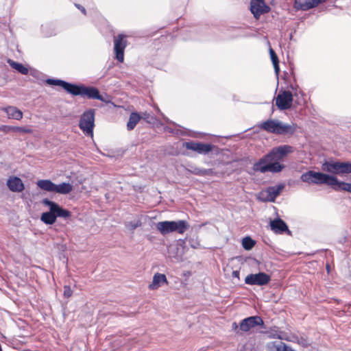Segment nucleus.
<instances>
[{"label":"nucleus","mask_w":351,"mask_h":351,"mask_svg":"<svg viewBox=\"0 0 351 351\" xmlns=\"http://www.w3.org/2000/svg\"><path fill=\"white\" fill-rule=\"evenodd\" d=\"M46 83L51 86H59L65 90L69 94L74 96H81L88 99H98L106 104L110 103L108 96L104 97L99 90L94 86H86L83 84H75L67 82L62 80L49 78L46 80Z\"/></svg>","instance_id":"obj_1"},{"label":"nucleus","mask_w":351,"mask_h":351,"mask_svg":"<svg viewBox=\"0 0 351 351\" xmlns=\"http://www.w3.org/2000/svg\"><path fill=\"white\" fill-rule=\"evenodd\" d=\"M300 180L309 184H326L335 191H347L351 193V183L340 181L333 175L310 170L302 173Z\"/></svg>","instance_id":"obj_2"},{"label":"nucleus","mask_w":351,"mask_h":351,"mask_svg":"<svg viewBox=\"0 0 351 351\" xmlns=\"http://www.w3.org/2000/svg\"><path fill=\"white\" fill-rule=\"evenodd\" d=\"M42 204L47 206L49 209V211L43 213L40 216V220L47 225L53 224L57 217L66 219L71 216L70 211L62 208L58 204L47 198L43 199Z\"/></svg>","instance_id":"obj_3"},{"label":"nucleus","mask_w":351,"mask_h":351,"mask_svg":"<svg viewBox=\"0 0 351 351\" xmlns=\"http://www.w3.org/2000/svg\"><path fill=\"white\" fill-rule=\"evenodd\" d=\"M259 128L269 133L277 135H292L297 129L294 123H285L278 119H268L262 122Z\"/></svg>","instance_id":"obj_4"},{"label":"nucleus","mask_w":351,"mask_h":351,"mask_svg":"<svg viewBox=\"0 0 351 351\" xmlns=\"http://www.w3.org/2000/svg\"><path fill=\"white\" fill-rule=\"evenodd\" d=\"M156 227L162 235H166L173 232L182 234L190 228V225L185 220L163 221L158 222Z\"/></svg>","instance_id":"obj_5"},{"label":"nucleus","mask_w":351,"mask_h":351,"mask_svg":"<svg viewBox=\"0 0 351 351\" xmlns=\"http://www.w3.org/2000/svg\"><path fill=\"white\" fill-rule=\"evenodd\" d=\"M322 169L332 174L344 176L351 173V162L326 161L322 164Z\"/></svg>","instance_id":"obj_6"},{"label":"nucleus","mask_w":351,"mask_h":351,"mask_svg":"<svg viewBox=\"0 0 351 351\" xmlns=\"http://www.w3.org/2000/svg\"><path fill=\"white\" fill-rule=\"evenodd\" d=\"M95 114V110L94 109H88L84 111L80 117L79 127L87 136H92L93 135Z\"/></svg>","instance_id":"obj_7"},{"label":"nucleus","mask_w":351,"mask_h":351,"mask_svg":"<svg viewBox=\"0 0 351 351\" xmlns=\"http://www.w3.org/2000/svg\"><path fill=\"white\" fill-rule=\"evenodd\" d=\"M293 152V147L287 145H280L273 148L268 154L261 158V162L267 160L269 162H279L282 160L288 154Z\"/></svg>","instance_id":"obj_8"},{"label":"nucleus","mask_w":351,"mask_h":351,"mask_svg":"<svg viewBox=\"0 0 351 351\" xmlns=\"http://www.w3.org/2000/svg\"><path fill=\"white\" fill-rule=\"evenodd\" d=\"M284 167L285 166L280 164L279 162H269L267 160H263V162H261V158H260L258 162L254 164L253 170L256 172L259 171L263 173L268 171L278 173L280 172Z\"/></svg>","instance_id":"obj_9"},{"label":"nucleus","mask_w":351,"mask_h":351,"mask_svg":"<svg viewBox=\"0 0 351 351\" xmlns=\"http://www.w3.org/2000/svg\"><path fill=\"white\" fill-rule=\"evenodd\" d=\"M270 280V276L265 272L251 274L245 278V283L249 285L264 286L267 285Z\"/></svg>","instance_id":"obj_10"},{"label":"nucleus","mask_w":351,"mask_h":351,"mask_svg":"<svg viewBox=\"0 0 351 351\" xmlns=\"http://www.w3.org/2000/svg\"><path fill=\"white\" fill-rule=\"evenodd\" d=\"M284 188L283 184L269 186L265 191L260 193L259 199L263 202H274Z\"/></svg>","instance_id":"obj_11"},{"label":"nucleus","mask_w":351,"mask_h":351,"mask_svg":"<svg viewBox=\"0 0 351 351\" xmlns=\"http://www.w3.org/2000/svg\"><path fill=\"white\" fill-rule=\"evenodd\" d=\"M293 103V94L289 90L280 92L276 97V105L281 110L289 109Z\"/></svg>","instance_id":"obj_12"},{"label":"nucleus","mask_w":351,"mask_h":351,"mask_svg":"<svg viewBox=\"0 0 351 351\" xmlns=\"http://www.w3.org/2000/svg\"><path fill=\"white\" fill-rule=\"evenodd\" d=\"M127 46V40L125 36L123 34H119L114 38V51L115 53V58L119 62H123L124 60V50Z\"/></svg>","instance_id":"obj_13"},{"label":"nucleus","mask_w":351,"mask_h":351,"mask_svg":"<svg viewBox=\"0 0 351 351\" xmlns=\"http://www.w3.org/2000/svg\"><path fill=\"white\" fill-rule=\"evenodd\" d=\"M264 324L263 319L257 315L251 316L243 319L239 324V330L241 332H248L256 326H262Z\"/></svg>","instance_id":"obj_14"},{"label":"nucleus","mask_w":351,"mask_h":351,"mask_svg":"<svg viewBox=\"0 0 351 351\" xmlns=\"http://www.w3.org/2000/svg\"><path fill=\"white\" fill-rule=\"evenodd\" d=\"M183 146L187 149L194 151L199 154L206 155L210 152L214 145L211 144H205L199 142H195L193 141L185 142L183 143Z\"/></svg>","instance_id":"obj_15"},{"label":"nucleus","mask_w":351,"mask_h":351,"mask_svg":"<svg viewBox=\"0 0 351 351\" xmlns=\"http://www.w3.org/2000/svg\"><path fill=\"white\" fill-rule=\"evenodd\" d=\"M270 8L264 0H251L250 11L256 19L265 13L269 12Z\"/></svg>","instance_id":"obj_16"},{"label":"nucleus","mask_w":351,"mask_h":351,"mask_svg":"<svg viewBox=\"0 0 351 351\" xmlns=\"http://www.w3.org/2000/svg\"><path fill=\"white\" fill-rule=\"evenodd\" d=\"M326 0H295L293 8L296 10L307 11L317 7L320 3Z\"/></svg>","instance_id":"obj_17"},{"label":"nucleus","mask_w":351,"mask_h":351,"mask_svg":"<svg viewBox=\"0 0 351 351\" xmlns=\"http://www.w3.org/2000/svg\"><path fill=\"white\" fill-rule=\"evenodd\" d=\"M7 186L12 192H21L24 189V184L21 178L10 176L7 180Z\"/></svg>","instance_id":"obj_18"},{"label":"nucleus","mask_w":351,"mask_h":351,"mask_svg":"<svg viewBox=\"0 0 351 351\" xmlns=\"http://www.w3.org/2000/svg\"><path fill=\"white\" fill-rule=\"evenodd\" d=\"M271 229L276 233H282L289 231L286 223L281 219H275L270 222Z\"/></svg>","instance_id":"obj_19"},{"label":"nucleus","mask_w":351,"mask_h":351,"mask_svg":"<svg viewBox=\"0 0 351 351\" xmlns=\"http://www.w3.org/2000/svg\"><path fill=\"white\" fill-rule=\"evenodd\" d=\"M186 170L194 175L200 176H211L214 173L211 169H202L194 165H188Z\"/></svg>","instance_id":"obj_20"},{"label":"nucleus","mask_w":351,"mask_h":351,"mask_svg":"<svg viewBox=\"0 0 351 351\" xmlns=\"http://www.w3.org/2000/svg\"><path fill=\"white\" fill-rule=\"evenodd\" d=\"M9 119L21 120L23 118V112L14 106H8L2 109Z\"/></svg>","instance_id":"obj_21"},{"label":"nucleus","mask_w":351,"mask_h":351,"mask_svg":"<svg viewBox=\"0 0 351 351\" xmlns=\"http://www.w3.org/2000/svg\"><path fill=\"white\" fill-rule=\"evenodd\" d=\"M164 283H167L165 275L157 273L154 276L152 282L149 285V287L152 290L156 289Z\"/></svg>","instance_id":"obj_22"},{"label":"nucleus","mask_w":351,"mask_h":351,"mask_svg":"<svg viewBox=\"0 0 351 351\" xmlns=\"http://www.w3.org/2000/svg\"><path fill=\"white\" fill-rule=\"evenodd\" d=\"M73 190V186L66 182H62L59 184H55L54 193L59 194L66 195Z\"/></svg>","instance_id":"obj_23"},{"label":"nucleus","mask_w":351,"mask_h":351,"mask_svg":"<svg viewBox=\"0 0 351 351\" xmlns=\"http://www.w3.org/2000/svg\"><path fill=\"white\" fill-rule=\"evenodd\" d=\"M36 184L43 191L54 193L55 184L50 180H40L36 182Z\"/></svg>","instance_id":"obj_24"},{"label":"nucleus","mask_w":351,"mask_h":351,"mask_svg":"<svg viewBox=\"0 0 351 351\" xmlns=\"http://www.w3.org/2000/svg\"><path fill=\"white\" fill-rule=\"evenodd\" d=\"M8 63L12 69H15L19 73H20L23 75L28 74V72H29L28 68L25 66L23 64L15 62L11 59L8 60Z\"/></svg>","instance_id":"obj_25"},{"label":"nucleus","mask_w":351,"mask_h":351,"mask_svg":"<svg viewBox=\"0 0 351 351\" xmlns=\"http://www.w3.org/2000/svg\"><path fill=\"white\" fill-rule=\"evenodd\" d=\"M141 116L137 112H132L130 115L129 120L127 123L128 130H133L141 119Z\"/></svg>","instance_id":"obj_26"},{"label":"nucleus","mask_w":351,"mask_h":351,"mask_svg":"<svg viewBox=\"0 0 351 351\" xmlns=\"http://www.w3.org/2000/svg\"><path fill=\"white\" fill-rule=\"evenodd\" d=\"M269 51L271 60L274 65L275 73L278 77L280 72L278 58L272 48L270 47Z\"/></svg>","instance_id":"obj_27"},{"label":"nucleus","mask_w":351,"mask_h":351,"mask_svg":"<svg viewBox=\"0 0 351 351\" xmlns=\"http://www.w3.org/2000/svg\"><path fill=\"white\" fill-rule=\"evenodd\" d=\"M266 334L267 335V337L269 338L279 339L282 340L284 332L278 330L276 328H272V329H270L269 330H267L266 332Z\"/></svg>","instance_id":"obj_28"},{"label":"nucleus","mask_w":351,"mask_h":351,"mask_svg":"<svg viewBox=\"0 0 351 351\" xmlns=\"http://www.w3.org/2000/svg\"><path fill=\"white\" fill-rule=\"evenodd\" d=\"M256 242L250 237H245L242 240V245L245 250H252Z\"/></svg>","instance_id":"obj_29"},{"label":"nucleus","mask_w":351,"mask_h":351,"mask_svg":"<svg viewBox=\"0 0 351 351\" xmlns=\"http://www.w3.org/2000/svg\"><path fill=\"white\" fill-rule=\"evenodd\" d=\"M282 343V341L269 342L266 345V349L267 351H280Z\"/></svg>","instance_id":"obj_30"},{"label":"nucleus","mask_w":351,"mask_h":351,"mask_svg":"<svg viewBox=\"0 0 351 351\" xmlns=\"http://www.w3.org/2000/svg\"><path fill=\"white\" fill-rule=\"evenodd\" d=\"M142 223L140 219H137L133 221H128L125 223V227L130 230H134L136 228L140 227Z\"/></svg>","instance_id":"obj_31"},{"label":"nucleus","mask_w":351,"mask_h":351,"mask_svg":"<svg viewBox=\"0 0 351 351\" xmlns=\"http://www.w3.org/2000/svg\"><path fill=\"white\" fill-rule=\"evenodd\" d=\"M298 344L303 348H308L311 345V341L306 336L302 335L298 337Z\"/></svg>","instance_id":"obj_32"},{"label":"nucleus","mask_w":351,"mask_h":351,"mask_svg":"<svg viewBox=\"0 0 351 351\" xmlns=\"http://www.w3.org/2000/svg\"><path fill=\"white\" fill-rule=\"evenodd\" d=\"M298 337H299L295 335H287V334H285L284 332V335H283L282 340H286L287 341H290V342L298 343Z\"/></svg>","instance_id":"obj_33"},{"label":"nucleus","mask_w":351,"mask_h":351,"mask_svg":"<svg viewBox=\"0 0 351 351\" xmlns=\"http://www.w3.org/2000/svg\"><path fill=\"white\" fill-rule=\"evenodd\" d=\"M13 132L31 134L32 132V130L27 127L14 126Z\"/></svg>","instance_id":"obj_34"},{"label":"nucleus","mask_w":351,"mask_h":351,"mask_svg":"<svg viewBox=\"0 0 351 351\" xmlns=\"http://www.w3.org/2000/svg\"><path fill=\"white\" fill-rule=\"evenodd\" d=\"M14 126H10V125H1L0 126V131L3 132L4 133H8L11 131L13 132Z\"/></svg>","instance_id":"obj_35"},{"label":"nucleus","mask_w":351,"mask_h":351,"mask_svg":"<svg viewBox=\"0 0 351 351\" xmlns=\"http://www.w3.org/2000/svg\"><path fill=\"white\" fill-rule=\"evenodd\" d=\"M72 293H73V291L69 286L64 287V295L65 298L71 297L72 295Z\"/></svg>","instance_id":"obj_36"},{"label":"nucleus","mask_w":351,"mask_h":351,"mask_svg":"<svg viewBox=\"0 0 351 351\" xmlns=\"http://www.w3.org/2000/svg\"><path fill=\"white\" fill-rule=\"evenodd\" d=\"M232 329L236 331L237 334H241V331L239 330V326L236 322H233L232 324Z\"/></svg>","instance_id":"obj_37"},{"label":"nucleus","mask_w":351,"mask_h":351,"mask_svg":"<svg viewBox=\"0 0 351 351\" xmlns=\"http://www.w3.org/2000/svg\"><path fill=\"white\" fill-rule=\"evenodd\" d=\"M75 7H76L77 9H79V10H80V11H81V12H82L84 15H86V9H85L82 5H80V4H77V3H75Z\"/></svg>","instance_id":"obj_38"},{"label":"nucleus","mask_w":351,"mask_h":351,"mask_svg":"<svg viewBox=\"0 0 351 351\" xmlns=\"http://www.w3.org/2000/svg\"><path fill=\"white\" fill-rule=\"evenodd\" d=\"M289 88H291L293 91H295V94L296 93L297 89H298V85L297 84H290L289 86Z\"/></svg>","instance_id":"obj_39"},{"label":"nucleus","mask_w":351,"mask_h":351,"mask_svg":"<svg viewBox=\"0 0 351 351\" xmlns=\"http://www.w3.org/2000/svg\"><path fill=\"white\" fill-rule=\"evenodd\" d=\"M232 276L234 277V278H239V271H234L232 272Z\"/></svg>","instance_id":"obj_40"},{"label":"nucleus","mask_w":351,"mask_h":351,"mask_svg":"<svg viewBox=\"0 0 351 351\" xmlns=\"http://www.w3.org/2000/svg\"><path fill=\"white\" fill-rule=\"evenodd\" d=\"M285 80L288 82L289 80L290 75L288 73H285Z\"/></svg>","instance_id":"obj_41"},{"label":"nucleus","mask_w":351,"mask_h":351,"mask_svg":"<svg viewBox=\"0 0 351 351\" xmlns=\"http://www.w3.org/2000/svg\"><path fill=\"white\" fill-rule=\"evenodd\" d=\"M149 114L145 112L141 117L144 119H149Z\"/></svg>","instance_id":"obj_42"}]
</instances>
